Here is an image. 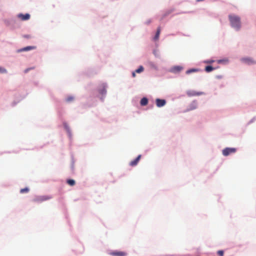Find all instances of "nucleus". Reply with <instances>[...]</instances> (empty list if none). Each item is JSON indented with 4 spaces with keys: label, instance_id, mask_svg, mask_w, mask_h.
Listing matches in <instances>:
<instances>
[{
    "label": "nucleus",
    "instance_id": "1",
    "mask_svg": "<svg viewBox=\"0 0 256 256\" xmlns=\"http://www.w3.org/2000/svg\"><path fill=\"white\" fill-rule=\"evenodd\" d=\"M229 19L232 26L238 30H239L240 27V18L234 15H230Z\"/></svg>",
    "mask_w": 256,
    "mask_h": 256
},
{
    "label": "nucleus",
    "instance_id": "2",
    "mask_svg": "<svg viewBox=\"0 0 256 256\" xmlns=\"http://www.w3.org/2000/svg\"><path fill=\"white\" fill-rule=\"evenodd\" d=\"M236 150V148H226L222 150V153L224 156H228L231 154L234 153Z\"/></svg>",
    "mask_w": 256,
    "mask_h": 256
},
{
    "label": "nucleus",
    "instance_id": "3",
    "mask_svg": "<svg viewBox=\"0 0 256 256\" xmlns=\"http://www.w3.org/2000/svg\"><path fill=\"white\" fill-rule=\"evenodd\" d=\"M110 254L113 256H126L127 254L124 252L114 251L110 252Z\"/></svg>",
    "mask_w": 256,
    "mask_h": 256
},
{
    "label": "nucleus",
    "instance_id": "4",
    "mask_svg": "<svg viewBox=\"0 0 256 256\" xmlns=\"http://www.w3.org/2000/svg\"><path fill=\"white\" fill-rule=\"evenodd\" d=\"M166 104L164 100L157 98L156 100V104L158 107H162L164 106Z\"/></svg>",
    "mask_w": 256,
    "mask_h": 256
},
{
    "label": "nucleus",
    "instance_id": "5",
    "mask_svg": "<svg viewBox=\"0 0 256 256\" xmlns=\"http://www.w3.org/2000/svg\"><path fill=\"white\" fill-rule=\"evenodd\" d=\"M18 17L22 20H26L30 19V15L28 14H20L18 15Z\"/></svg>",
    "mask_w": 256,
    "mask_h": 256
},
{
    "label": "nucleus",
    "instance_id": "6",
    "mask_svg": "<svg viewBox=\"0 0 256 256\" xmlns=\"http://www.w3.org/2000/svg\"><path fill=\"white\" fill-rule=\"evenodd\" d=\"M50 198L48 196H42L38 198H36L34 200V201L36 202H42L44 200H49Z\"/></svg>",
    "mask_w": 256,
    "mask_h": 256
},
{
    "label": "nucleus",
    "instance_id": "7",
    "mask_svg": "<svg viewBox=\"0 0 256 256\" xmlns=\"http://www.w3.org/2000/svg\"><path fill=\"white\" fill-rule=\"evenodd\" d=\"M140 158H141V155H138V157L135 160L130 162V165L132 166H136Z\"/></svg>",
    "mask_w": 256,
    "mask_h": 256
},
{
    "label": "nucleus",
    "instance_id": "8",
    "mask_svg": "<svg viewBox=\"0 0 256 256\" xmlns=\"http://www.w3.org/2000/svg\"><path fill=\"white\" fill-rule=\"evenodd\" d=\"M202 94V92H196L194 90H188L187 92V94L190 96H200Z\"/></svg>",
    "mask_w": 256,
    "mask_h": 256
},
{
    "label": "nucleus",
    "instance_id": "9",
    "mask_svg": "<svg viewBox=\"0 0 256 256\" xmlns=\"http://www.w3.org/2000/svg\"><path fill=\"white\" fill-rule=\"evenodd\" d=\"M36 48L35 46H26L23 48H22L18 50V52H23V51H28L30 50H34Z\"/></svg>",
    "mask_w": 256,
    "mask_h": 256
},
{
    "label": "nucleus",
    "instance_id": "10",
    "mask_svg": "<svg viewBox=\"0 0 256 256\" xmlns=\"http://www.w3.org/2000/svg\"><path fill=\"white\" fill-rule=\"evenodd\" d=\"M242 60L245 62V63H246L248 64H253L254 63V60H252L251 58H244L242 59Z\"/></svg>",
    "mask_w": 256,
    "mask_h": 256
},
{
    "label": "nucleus",
    "instance_id": "11",
    "mask_svg": "<svg viewBox=\"0 0 256 256\" xmlns=\"http://www.w3.org/2000/svg\"><path fill=\"white\" fill-rule=\"evenodd\" d=\"M140 103L141 106H146L148 104V98H143L140 100Z\"/></svg>",
    "mask_w": 256,
    "mask_h": 256
},
{
    "label": "nucleus",
    "instance_id": "12",
    "mask_svg": "<svg viewBox=\"0 0 256 256\" xmlns=\"http://www.w3.org/2000/svg\"><path fill=\"white\" fill-rule=\"evenodd\" d=\"M160 33V27H158L157 29L156 34L154 37V40H157L158 39Z\"/></svg>",
    "mask_w": 256,
    "mask_h": 256
},
{
    "label": "nucleus",
    "instance_id": "13",
    "mask_svg": "<svg viewBox=\"0 0 256 256\" xmlns=\"http://www.w3.org/2000/svg\"><path fill=\"white\" fill-rule=\"evenodd\" d=\"M99 92L102 95L105 94H106V91L105 86H102V89L99 90Z\"/></svg>",
    "mask_w": 256,
    "mask_h": 256
},
{
    "label": "nucleus",
    "instance_id": "14",
    "mask_svg": "<svg viewBox=\"0 0 256 256\" xmlns=\"http://www.w3.org/2000/svg\"><path fill=\"white\" fill-rule=\"evenodd\" d=\"M214 68L211 66H208L205 68V70L208 72H210L213 70Z\"/></svg>",
    "mask_w": 256,
    "mask_h": 256
},
{
    "label": "nucleus",
    "instance_id": "15",
    "mask_svg": "<svg viewBox=\"0 0 256 256\" xmlns=\"http://www.w3.org/2000/svg\"><path fill=\"white\" fill-rule=\"evenodd\" d=\"M182 70V68L180 66H174L172 68V71L174 72H178Z\"/></svg>",
    "mask_w": 256,
    "mask_h": 256
},
{
    "label": "nucleus",
    "instance_id": "16",
    "mask_svg": "<svg viewBox=\"0 0 256 256\" xmlns=\"http://www.w3.org/2000/svg\"><path fill=\"white\" fill-rule=\"evenodd\" d=\"M67 183L71 186H74L76 184L75 181L74 180H71V179L68 180H67Z\"/></svg>",
    "mask_w": 256,
    "mask_h": 256
},
{
    "label": "nucleus",
    "instance_id": "17",
    "mask_svg": "<svg viewBox=\"0 0 256 256\" xmlns=\"http://www.w3.org/2000/svg\"><path fill=\"white\" fill-rule=\"evenodd\" d=\"M144 68L142 66H140L136 70L135 72L137 73H140L143 72Z\"/></svg>",
    "mask_w": 256,
    "mask_h": 256
},
{
    "label": "nucleus",
    "instance_id": "18",
    "mask_svg": "<svg viewBox=\"0 0 256 256\" xmlns=\"http://www.w3.org/2000/svg\"><path fill=\"white\" fill-rule=\"evenodd\" d=\"M197 71H198V70L195 69V68H192V69H190V70H188L186 72V74H190L191 72H196Z\"/></svg>",
    "mask_w": 256,
    "mask_h": 256
},
{
    "label": "nucleus",
    "instance_id": "19",
    "mask_svg": "<svg viewBox=\"0 0 256 256\" xmlns=\"http://www.w3.org/2000/svg\"><path fill=\"white\" fill-rule=\"evenodd\" d=\"M28 191H29V189L27 188H22L20 190V193L23 194V193H26V192H28Z\"/></svg>",
    "mask_w": 256,
    "mask_h": 256
},
{
    "label": "nucleus",
    "instance_id": "20",
    "mask_svg": "<svg viewBox=\"0 0 256 256\" xmlns=\"http://www.w3.org/2000/svg\"><path fill=\"white\" fill-rule=\"evenodd\" d=\"M74 98L73 96H68L66 99V101L67 102H70L74 100Z\"/></svg>",
    "mask_w": 256,
    "mask_h": 256
},
{
    "label": "nucleus",
    "instance_id": "21",
    "mask_svg": "<svg viewBox=\"0 0 256 256\" xmlns=\"http://www.w3.org/2000/svg\"><path fill=\"white\" fill-rule=\"evenodd\" d=\"M217 253L219 256H224V252L222 250H218Z\"/></svg>",
    "mask_w": 256,
    "mask_h": 256
},
{
    "label": "nucleus",
    "instance_id": "22",
    "mask_svg": "<svg viewBox=\"0 0 256 256\" xmlns=\"http://www.w3.org/2000/svg\"><path fill=\"white\" fill-rule=\"evenodd\" d=\"M6 70L5 68L0 67V73H6Z\"/></svg>",
    "mask_w": 256,
    "mask_h": 256
},
{
    "label": "nucleus",
    "instance_id": "23",
    "mask_svg": "<svg viewBox=\"0 0 256 256\" xmlns=\"http://www.w3.org/2000/svg\"><path fill=\"white\" fill-rule=\"evenodd\" d=\"M136 72H132V75L133 77H135V76H136Z\"/></svg>",
    "mask_w": 256,
    "mask_h": 256
},
{
    "label": "nucleus",
    "instance_id": "24",
    "mask_svg": "<svg viewBox=\"0 0 256 256\" xmlns=\"http://www.w3.org/2000/svg\"><path fill=\"white\" fill-rule=\"evenodd\" d=\"M172 12V11H170L168 13H167L166 14H165V16L169 14H170Z\"/></svg>",
    "mask_w": 256,
    "mask_h": 256
},
{
    "label": "nucleus",
    "instance_id": "25",
    "mask_svg": "<svg viewBox=\"0 0 256 256\" xmlns=\"http://www.w3.org/2000/svg\"><path fill=\"white\" fill-rule=\"evenodd\" d=\"M28 72V69H27V70H25V72Z\"/></svg>",
    "mask_w": 256,
    "mask_h": 256
}]
</instances>
